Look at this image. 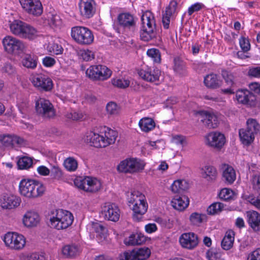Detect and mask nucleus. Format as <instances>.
Listing matches in <instances>:
<instances>
[{"label":"nucleus","instance_id":"1","mask_svg":"<svg viewBox=\"0 0 260 260\" xmlns=\"http://www.w3.org/2000/svg\"><path fill=\"white\" fill-rule=\"evenodd\" d=\"M48 219L49 220L48 225L51 228L60 230L70 226L73 223L74 217L70 212L58 209L51 211L48 216Z\"/></svg>","mask_w":260,"mask_h":260},{"label":"nucleus","instance_id":"2","mask_svg":"<svg viewBox=\"0 0 260 260\" xmlns=\"http://www.w3.org/2000/svg\"><path fill=\"white\" fill-rule=\"evenodd\" d=\"M10 29L13 35L22 39L33 40L39 35V31L36 28L18 19L10 23Z\"/></svg>","mask_w":260,"mask_h":260},{"label":"nucleus","instance_id":"3","mask_svg":"<svg viewBox=\"0 0 260 260\" xmlns=\"http://www.w3.org/2000/svg\"><path fill=\"white\" fill-rule=\"evenodd\" d=\"M19 187L21 194L28 198L40 197L45 190V187L42 183L32 179L22 180Z\"/></svg>","mask_w":260,"mask_h":260},{"label":"nucleus","instance_id":"4","mask_svg":"<svg viewBox=\"0 0 260 260\" xmlns=\"http://www.w3.org/2000/svg\"><path fill=\"white\" fill-rule=\"evenodd\" d=\"M142 27L140 31L141 40L148 42L156 36L155 21L150 12H146L141 16Z\"/></svg>","mask_w":260,"mask_h":260},{"label":"nucleus","instance_id":"5","mask_svg":"<svg viewBox=\"0 0 260 260\" xmlns=\"http://www.w3.org/2000/svg\"><path fill=\"white\" fill-rule=\"evenodd\" d=\"M71 36L72 39L78 44L88 45L94 40V36L88 28L76 26L71 28Z\"/></svg>","mask_w":260,"mask_h":260},{"label":"nucleus","instance_id":"6","mask_svg":"<svg viewBox=\"0 0 260 260\" xmlns=\"http://www.w3.org/2000/svg\"><path fill=\"white\" fill-rule=\"evenodd\" d=\"M145 166V162L140 159L131 157L121 161L117 170L120 173L134 174L142 171Z\"/></svg>","mask_w":260,"mask_h":260},{"label":"nucleus","instance_id":"7","mask_svg":"<svg viewBox=\"0 0 260 260\" xmlns=\"http://www.w3.org/2000/svg\"><path fill=\"white\" fill-rule=\"evenodd\" d=\"M3 240L6 246L11 250H20L26 244V239L22 234L16 232H8Z\"/></svg>","mask_w":260,"mask_h":260},{"label":"nucleus","instance_id":"8","mask_svg":"<svg viewBox=\"0 0 260 260\" xmlns=\"http://www.w3.org/2000/svg\"><path fill=\"white\" fill-rule=\"evenodd\" d=\"M74 184L78 188L89 192H95L101 187V182L99 180L88 176L76 178Z\"/></svg>","mask_w":260,"mask_h":260},{"label":"nucleus","instance_id":"9","mask_svg":"<svg viewBox=\"0 0 260 260\" xmlns=\"http://www.w3.org/2000/svg\"><path fill=\"white\" fill-rule=\"evenodd\" d=\"M2 43L5 51L10 54L19 55L25 48L22 41L11 36H6L3 39Z\"/></svg>","mask_w":260,"mask_h":260},{"label":"nucleus","instance_id":"10","mask_svg":"<svg viewBox=\"0 0 260 260\" xmlns=\"http://www.w3.org/2000/svg\"><path fill=\"white\" fill-rule=\"evenodd\" d=\"M86 76L93 81H104L110 77L111 71L103 65L91 66L86 71Z\"/></svg>","mask_w":260,"mask_h":260},{"label":"nucleus","instance_id":"11","mask_svg":"<svg viewBox=\"0 0 260 260\" xmlns=\"http://www.w3.org/2000/svg\"><path fill=\"white\" fill-rule=\"evenodd\" d=\"M37 114L44 119H51L55 116V110L49 100L40 98L36 102Z\"/></svg>","mask_w":260,"mask_h":260},{"label":"nucleus","instance_id":"12","mask_svg":"<svg viewBox=\"0 0 260 260\" xmlns=\"http://www.w3.org/2000/svg\"><path fill=\"white\" fill-rule=\"evenodd\" d=\"M160 74V71L155 67H146L138 72V75L142 79L151 83L159 81Z\"/></svg>","mask_w":260,"mask_h":260},{"label":"nucleus","instance_id":"13","mask_svg":"<svg viewBox=\"0 0 260 260\" xmlns=\"http://www.w3.org/2000/svg\"><path fill=\"white\" fill-rule=\"evenodd\" d=\"M31 82L39 90L45 91H50L53 86L51 79L43 74H39L32 77Z\"/></svg>","mask_w":260,"mask_h":260},{"label":"nucleus","instance_id":"14","mask_svg":"<svg viewBox=\"0 0 260 260\" xmlns=\"http://www.w3.org/2000/svg\"><path fill=\"white\" fill-rule=\"evenodd\" d=\"M102 214L105 219L116 222L119 219L120 211L116 204L108 203L103 207Z\"/></svg>","mask_w":260,"mask_h":260},{"label":"nucleus","instance_id":"15","mask_svg":"<svg viewBox=\"0 0 260 260\" xmlns=\"http://www.w3.org/2000/svg\"><path fill=\"white\" fill-rule=\"evenodd\" d=\"M207 144L214 148L219 150L225 142V138L223 134L219 132H212L206 137Z\"/></svg>","mask_w":260,"mask_h":260},{"label":"nucleus","instance_id":"16","mask_svg":"<svg viewBox=\"0 0 260 260\" xmlns=\"http://www.w3.org/2000/svg\"><path fill=\"white\" fill-rule=\"evenodd\" d=\"M117 20L119 25L124 29L134 31L136 28L137 19L129 13H122L118 15Z\"/></svg>","mask_w":260,"mask_h":260},{"label":"nucleus","instance_id":"17","mask_svg":"<svg viewBox=\"0 0 260 260\" xmlns=\"http://www.w3.org/2000/svg\"><path fill=\"white\" fill-rule=\"evenodd\" d=\"M179 242L183 248L192 249L198 245L199 239L197 235L193 233H185L180 237Z\"/></svg>","mask_w":260,"mask_h":260},{"label":"nucleus","instance_id":"18","mask_svg":"<svg viewBox=\"0 0 260 260\" xmlns=\"http://www.w3.org/2000/svg\"><path fill=\"white\" fill-rule=\"evenodd\" d=\"M236 97L238 102L242 104L250 106H254L255 105V96L247 89H241L237 91Z\"/></svg>","mask_w":260,"mask_h":260},{"label":"nucleus","instance_id":"19","mask_svg":"<svg viewBox=\"0 0 260 260\" xmlns=\"http://www.w3.org/2000/svg\"><path fill=\"white\" fill-rule=\"evenodd\" d=\"M79 6L81 14L86 18L92 17L95 12L94 0H81Z\"/></svg>","mask_w":260,"mask_h":260},{"label":"nucleus","instance_id":"20","mask_svg":"<svg viewBox=\"0 0 260 260\" xmlns=\"http://www.w3.org/2000/svg\"><path fill=\"white\" fill-rule=\"evenodd\" d=\"M199 114L202 118L201 121L206 127L209 128H215L218 126L219 121L216 114L204 111H200Z\"/></svg>","mask_w":260,"mask_h":260},{"label":"nucleus","instance_id":"21","mask_svg":"<svg viewBox=\"0 0 260 260\" xmlns=\"http://www.w3.org/2000/svg\"><path fill=\"white\" fill-rule=\"evenodd\" d=\"M20 204V200L15 196L4 194L0 199V206L4 209H11Z\"/></svg>","mask_w":260,"mask_h":260},{"label":"nucleus","instance_id":"22","mask_svg":"<svg viewBox=\"0 0 260 260\" xmlns=\"http://www.w3.org/2000/svg\"><path fill=\"white\" fill-rule=\"evenodd\" d=\"M247 222L254 232L260 231V213L255 211L247 212Z\"/></svg>","mask_w":260,"mask_h":260},{"label":"nucleus","instance_id":"23","mask_svg":"<svg viewBox=\"0 0 260 260\" xmlns=\"http://www.w3.org/2000/svg\"><path fill=\"white\" fill-rule=\"evenodd\" d=\"M189 203L188 198L183 195H176L172 199L171 204L173 208L179 211H183L186 208Z\"/></svg>","mask_w":260,"mask_h":260},{"label":"nucleus","instance_id":"24","mask_svg":"<svg viewBox=\"0 0 260 260\" xmlns=\"http://www.w3.org/2000/svg\"><path fill=\"white\" fill-rule=\"evenodd\" d=\"M40 220L38 213L34 211H28L24 214L23 218L24 224L27 227L36 226Z\"/></svg>","mask_w":260,"mask_h":260},{"label":"nucleus","instance_id":"25","mask_svg":"<svg viewBox=\"0 0 260 260\" xmlns=\"http://www.w3.org/2000/svg\"><path fill=\"white\" fill-rule=\"evenodd\" d=\"M104 136L98 134L90 132L86 136V141L97 148L105 147V144L104 142Z\"/></svg>","mask_w":260,"mask_h":260},{"label":"nucleus","instance_id":"26","mask_svg":"<svg viewBox=\"0 0 260 260\" xmlns=\"http://www.w3.org/2000/svg\"><path fill=\"white\" fill-rule=\"evenodd\" d=\"M222 178L223 180L230 184H232L236 178V175L233 168L228 165H222Z\"/></svg>","mask_w":260,"mask_h":260},{"label":"nucleus","instance_id":"27","mask_svg":"<svg viewBox=\"0 0 260 260\" xmlns=\"http://www.w3.org/2000/svg\"><path fill=\"white\" fill-rule=\"evenodd\" d=\"M21 63L24 67L34 70L37 66L38 57L34 54H25L22 57Z\"/></svg>","mask_w":260,"mask_h":260},{"label":"nucleus","instance_id":"28","mask_svg":"<svg viewBox=\"0 0 260 260\" xmlns=\"http://www.w3.org/2000/svg\"><path fill=\"white\" fill-rule=\"evenodd\" d=\"M126 196L128 205L129 207L135 203L137 204L146 200L145 196L137 190L128 192Z\"/></svg>","mask_w":260,"mask_h":260},{"label":"nucleus","instance_id":"29","mask_svg":"<svg viewBox=\"0 0 260 260\" xmlns=\"http://www.w3.org/2000/svg\"><path fill=\"white\" fill-rule=\"evenodd\" d=\"M148 204L146 200H144L139 203H135L130 208L132 209L134 212V218L139 219V216L140 217L144 215L147 211Z\"/></svg>","mask_w":260,"mask_h":260},{"label":"nucleus","instance_id":"30","mask_svg":"<svg viewBox=\"0 0 260 260\" xmlns=\"http://www.w3.org/2000/svg\"><path fill=\"white\" fill-rule=\"evenodd\" d=\"M204 84L208 88L216 89L220 86L221 81L218 78L217 75L210 74L204 78Z\"/></svg>","mask_w":260,"mask_h":260},{"label":"nucleus","instance_id":"31","mask_svg":"<svg viewBox=\"0 0 260 260\" xmlns=\"http://www.w3.org/2000/svg\"><path fill=\"white\" fill-rule=\"evenodd\" d=\"M235 233L233 231H228L221 242V247L225 250L230 249L233 246Z\"/></svg>","mask_w":260,"mask_h":260},{"label":"nucleus","instance_id":"32","mask_svg":"<svg viewBox=\"0 0 260 260\" xmlns=\"http://www.w3.org/2000/svg\"><path fill=\"white\" fill-rule=\"evenodd\" d=\"M174 70L181 76H185L187 74L186 63L179 57H175L174 59Z\"/></svg>","mask_w":260,"mask_h":260},{"label":"nucleus","instance_id":"33","mask_svg":"<svg viewBox=\"0 0 260 260\" xmlns=\"http://www.w3.org/2000/svg\"><path fill=\"white\" fill-rule=\"evenodd\" d=\"M146 240L145 237L141 234L136 233L130 235L128 239L124 240V243L127 245H141Z\"/></svg>","mask_w":260,"mask_h":260},{"label":"nucleus","instance_id":"34","mask_svg":"<svg viewBox=\"0 0 260 260\" xmlns=\"http://www.w3.org/2000/svg\"><path fill=\"white\" fill-rule=\"evenodd\" d=\"M239 133L242 143L245 145H250L254 139L255 136L247 128L240 129Z\"/></svg>","mask_w":260,"mask_h":260},{"label":"nucleus","instance_id":"35","mask_svg":"<svg viewBox=\"0 0 260 260\" xmlns=\"http://www.w3.org/2000/svg\"><path fill=\"white\" fill-rule=\"evenodd\" d=\"M139 125L142 131L148 132L155 127V123L152 118L144 117L139 121Z\"/></svg>","mask_w":260,"mask_h":260},{"label":"nucleus","instance_id":"36","mask_svg":"<svg viewBox=\"0 0 260 260\" xmlns=\"http://www.w3.org/2000/svg\"><path fill=\"white\" fill-rule=\"evenodd\" d=\"M117 137V133L116 131L107 127L105 130L103 139L105 147L114 143Z\"/></svg>","mask_w":260,"mask_h":260},{"label":"nucleus","instance_id":"37","mask_svg":"<svg viewBox=\"0 0 260 260\" xmlns=\"http://www.w3.org/2000/svg\"><path fill=\"white\" fill-rule=\"evenodd\" d=\"M171 190L174 193H181L188 188V184L184 180H177L172 184Z\"/></svg>","mask_w":260,"mask_h":260},{"label":"nucleus","instance_id":"38","mask_svg":"<svg viewBox=\"0 0 260 260\" xmlns=\"http://www.w3.org/2000/svg\"><path fill=\"white\" fill-rule=\"evenodd\" d=\"M62 252L67 257H73L80 253V248L75 244L68 245L62 248Z\"/></svg>","mask_w":260,"mask_h":260},{"label":"nucleus","instance_id":"39","mask_svg":"<svg viewBox=\"0 0 260 260\" xmlns=\"http://www.w3.org/2000/svg\"><path fill=\"white\" fill-rule=\"evenodd\" d=\"M202 176L208 180H213L216 178L217 174L216 168L213 166H207L202 169Z\"/></svg>","mask_w":260,"mask_h":260},{"label":"nucleus","instance_id":"40","mask_svg":"<svg viewBox=\"0 0 260 260\" xmlns=\"http://www.w3.org/2000/svg\"><path fill=\"white\" fill-rule=\"evenodd\" d=\"M246 128L254 136L260 134V124L255 119L249 118L246 121Z\"/></svg>","mask_w":260,"mask_h":260},{"label":"nucleus","instance_id":"41","mask_svg":"<svg viewBox=\"0 0 260 260\" xmlns=\"http://www.w3.org/2000/svg\"><path fill=\"white\" fill-rule=\"evenodd\" d=\"M32 159L28 156L19 157L17 160V166L19 170H27L32 165Z\"/></svg>","mask_w":260,"mask_h":260},{"label":"nucleus","instance_id":"42","mask_svg":"<svg viewBox=\"0 0 260 260\" xmlns=\"http://www.w3.org/2000/svg\"><path fill=\"white\" fill-rule=\"evenodd\" d=\"M136 260H145L151 254L150 250L148 247H143L133 249Z\"/></svg>","mask_w":260,"mask_h":260},{"label":"nucleus","instance_id":"43","mask_svg":"<svg viewBox=\"0 0 260 260\" xmlns=\"http://www.w3.org/2000/svg\"><path fill=\"white\" fill-rule=\"evenodd\" d=\"M206 219V215L197 212H193L189 216V221L191 224L199 226Z\"/></svg>","mask_w":260,"mask_h":260},{"label":"nucleus","instance_id":"44","mask_svg":"<svg viewBox=\"0 0 260 260\" xmlns=\"http://www.w3.org/2000/svg\"><path fill=\"white\" fill-rule=\"evenodd\" d=\"M30 10L26 12L35 16H40L43 12V6L40 0L35 1V4L30 8Z\"/></svg>","mask_w":260,"mask_h":260},{"label":"nucleus","instance_id":"45","mask_svg":"<svg viewBox=\"0 0 260 260\" xmlns=\"http://www.w3.org/2000/svg\"><path fill=\"white\" fill-rule=\"evenodd\" d=\"M93 229L97 234V236L100 237L102 239H105L107 236L108 230L107 228L101 223H95L93 224Z\"/></svg>","mask_w":260,"mask_h":260},{"label":"nucleus","instance_id":"46","mask_svg":"<svg viewBox=\"0 0 260 260\" xmlns=\"http://www.w3.org/2000/svg\"><path fill=\"white\" fill-rule=\"evenodd\" d=\"M63 165L65 168L70 172H74L78 168L77 161L72 157L67 158L64 160Z\"/></svg>","mask_w":260,"mask_h":260},{"label":"nucleus","instance_id":"47","mask_svg":"<svg viewBox=\"0 0 260 260\" xmlns=\"http://www.w3.org/2000/svg\"><path fill=\"white\" fill-rule=\"evenodd\" d=\"M147 55L150 57L154 63H159L161 61V55L159 50L156 48L148 49Z\"/></svg>","mask_w":260,"mask_h":260},{"label":"nucleus","instance_id":"48","mask_svg":"<svg viewBox=\"0 0 260 260\" xmlns=\"http://www.w3.org/2000/svg\"><path fill=\"white\" fill-rule=\"evenodd\" d=\"M175 11V10H172V8L169 7H166L165 13L163 14L162 20L163 25L165 29L169 28L170 22V17Z\"/></svg>","mask_w":260,"mask_h":260},{"label":"nucleus","instance_id":"49","mask_svg":"<svg viewBox=\"0 0 260 260\" xmlns=\"http://www.w3.org/2000/svg\"><path fill=\"white\" fill-rule=\"evenodd\" d=\"M223 207L224 206L222 203L219 202L214 203L208 207L207 211L208 214L214 215L220 212Z\"/></svg>","mask_w":260,"mask_h":260},{"label":"nucleus","instance_id":"50","mask_svg":"<svg viewBox=\"0 0 260 260\" xmlns=\"http://www.w3.org/2000/svg\"><path fill=\"white\" fill-rule=\"evenodd\" d=\"M221 75L227 84L231 86L235 84V76L233 73L226 70H222Z\"/></svg>","mask_w":260,"mask_h":260},{"label":"nucleus","instance_id":"51","mask_svg":"<svg viewBox=\"0 0 260 260\" xmlns=\"http://www.w3.org/2000/svg\"><path fill=\"white\" fill-rule=\"evenodd\" d=\"M117 260H136L134 250H128L120 253Z\"/></svg>","mask_w":260,"mask_h":260},{"label":"nucleus","instance_id":"52","mask_svg":"<svg viewBox=\"0 0 260 260\" xmlns=\"http://www.w3.org/2000/svg\"><path fill=\"white\" fill-rule=\"evenodd\" d=\"M207 257L209 260H221V253L216 249H211L207 253Z\"/></svg>","mask_w":260,"mask_h":260},{"label":"nucleus","instance_id":"53","mask_svg":"<svg viewBox=\"0 0 260 260\" xmlns=\"http://www.w3.org/2000/svg\"><path fill=\"white\" fill-rule=\"evenodd\" d=\"M251 183L253 189L260 193V173H256L252 175Z\"/></svg>","mask_w":260,"mask_h":260},{"label":"nucleus","instance_id":"54","mask_svg":"<svg viewBox=\"0 0 260 260\" xmlns=\"http://www.w3.org/2000/svg\"><path fill=\"white\" fill-rule=\"evenodd\" d=\"M114 86L118 88H125L129 85L130 82L128 80L124 79H113L112 81Z\"/></svg>","mask_w":260,"mask_h":260},{"label":"nucleus","instance_id":"55","mask_svg":"<svg viewBox=\"0 0 260 260\" xmlns=\"http://www.w3.org/2000/svg\"><path fill=\"white\" fill-rule=\"evenodd\" d=\"M0 144L6 146H13V135L9 134L0 135Z\"/></svg>","mask_w":260,"mask_h":260},{"label":"nucleus","instance_id":"56","mask_svg":"<svg viewBox=\"0 0 260 260\" xmlns=\"http://www.w3.org/2000/svg\"><path fill=\"white\" fill-rule=\"evenodd\" d=\"M51 176L56 179H60L63 176L62 172L60 168L58 166H53L50 170Z\"/></svg>","mask_w":260,"mask_h":260},{"label":"nucleus","instance_id":"57","mask_svg":"<svg viewBox=\"0 0 260 260\" xmlns=\"http://www.w3.org/2000/svg\"><path fill=\"white\" fill-rule=\"evenodd\" d=\"M48 51L51 53L56 55L62 54L63 48L62 46L56 43L50 44L48 47Z\"/></svg>","mask_w":260,"mask_h":260},{"label":"nucleus","instance_id":"58","mask_svg":"<svg viewBox=\"0 0 260 260\" xmlns=\"http://www.w3.org/2000/svg\"><path fill=\"white\" fill-rule=\"evenodd\" d=\"M233 194V193L232 190L228 188H223L220 191L219 197L221 199L224 201H228L232 198Z\"/></svg>","mask_w":260,"mask_h":260},{"label":"nucleus","instance_id":"59","mask_svg":"<svg viewBox=\"0 0 260 260\" xmlns=\"http://www.w3.org/2000/svg\"><path fill=\"white\" fill-rule=\"evenodd\" d=\"M240 47L243 52H247L250 49V44L248 39L241 37L239 40Z\"/></svg>","mask_w":260,"mask_h":260},{"label":"nucleus","instance_id":"60","mask_svg":"<svg viewBox=\"0 0 260 260\" xmlns=\"http://www.w3.org/2000/svg\"><path fill=\"white\" fill-rule=\"evenodd\" d=\"M81 57L84 60L88 61L94 58V54L91 50L88 49L84 50L81 52Z\"/></svg>","mask_w":260,"mask_h":260},{"label":"nucleus","instance_id":"61","mask_svg":"<svg viewBox=\"0 0 260 260\" xmlns=\"http://www.w3.org/2000/svg\"><path fill=\"white\" fill-rule=\"evenodd\" d=\"M106 110L110 115L116 114L118 112L117 105L114 102H109L107 104Z\"/></svg>","mask_w":260,"mask_h":260},{"label":"nucleus","instance_id":"62","mask_svg":"<svg viewBox=\"0 0 260 260\" xmlns=\"http://www.w3.org/2000/svg\"><path fill=\"white\" fill-rule=\"evenodd\" d=\"M246 200L257 209L260 210V199L253 195H249L246 198Z\"/></svg>","mask_w":260,"mask_h":260},{"label":"nucleus","instance_id":"63","mask_svg":"<svg viewBox=\"0 0 260 260\" xmlns=\"http://www.w3.org/2000/svg\"><path fill=\"white\" fill-rule=\"evenodd\" d=\"M248 75L254 78H260V66L250 67L248 71Z\"/></svg>","mask_w":260,"mask_h":260},{"label":"nucleus","instance_id":"64","mask_svg":"<svg viewBox=\"0 0 260 260\" xmlns=\"http://www.w3.org/2000/svg\"><path fill=\"white\" fill-rule=\"evenodd\" d=\"M20 112L23 115H26L28 111L29 103L26 101H23L18 104Z\"/></svg>","mask_w":260,"mask_h":260}]
</instances>
